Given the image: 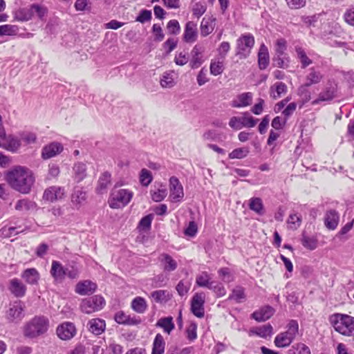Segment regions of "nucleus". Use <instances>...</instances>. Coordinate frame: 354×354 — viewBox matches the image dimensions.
I'll use <instances>...</instances> for the list:
<instances>
[{
    "instance_id": "nucleus-9",
    "label": "nucleus",
    "mask_w": 354,
    "mask_h": 354,
    "mask_svg": "<svg viewBox=\"0 0 354 354\" xmlns=\"http://www.w3.org/2000/svg\"><path fill=\"white\" fill-rule=\"evenodd\" d=\"M205 301V295L204 292H196L194 295L191 301V311L197 317H204V304Z\"/></svg>"
},
{
    "instance_id": "nucleus-5",
    "label": "nucleus",
    "mask_w": 354,
    "mask_h": 354,
    "mask_svg": "<svg viewBox=\"0 0 354 354\" xmlns=\"http://www.w3.org/2000/svg\"><path fill=\"white\" fill-rule=\"evenodd\" d=\"M254 37L250 33L241 35L236 41V55L239 59L247 58L254 45Z\"/></svg>"
},
{
    "instance_id": "nucleus-39",
    "label": "nucleus",
    "mask_w": 354,
    "mask_h": 354,
    "mask_svg": "<svg viewBox=\"0 0 354 354\" xmlns=\"http://www.w3.org/2000/svg\"><path fill=\"white\" fill-rule=\"evenodd\" d=\"M131 308L138 313H144L147 308L146 300L141 297H135L131 304Z\"/></svg>"
},
{
    "instance_id": "nucleus-22",
    "label": "nucleus",
    "mask_w": 354,
    "mask_h": 354,
    "mask_svg": "<svg viewBox=\"0 0 354 354\" xmlns=\"http://www.w3.org/2000/svg\"><path fill=\"white\" fill-rule=\"evenodd\" d=\"M274 310L269 306H264L254 311L251 317L257 322H265L269 319L274 314Z\"/></svg>"
},
{
    "instance_id": "nucleus-2",
    "label": "nucleus",
    "mask_w": 354,
    "mask_h": 354,
    "mask_svg": "<svg viewBox=\"0 0 354 354\" xmlns=\"http://www.w3.org/2000/svg\"><path fill=\"white\" fill-rule=\"evenodd\" d=\"M329 321L335 331L346 337H354V317L346 314L335 313Z\"/></svg>"
},
{
    "instance_id": "nucleus-36",
    "label": "nucleus",
    "mask_w": 354,
    "mask_h": 354,
    "mask_svg": "<svg viewBox=\"0 0 354 354\" xmlns=\"http://www.w3.org/2000/svg\"><path fill=\"white\" fill-rule=\"evenodd\" d=\"M211 277L207 272H202L196 277V283L199 287L207 288L209 289L212 285L215 283L214 281H211Z\"/></svg>"
},
{
    "instance_id": "nucleus-37",
    "label": "nucleus",
    "mask_w": 354,
    "mask_h": 354,
    "mask_svg": "<svg viewBox=\"0 0 354 354\" xmlns=\"http://www.w3.org/2000/svg\"><path fill=\"white\" fill-rule=\"evenodd\" d=\"M295 52L297 58L299 60L302 68H306L312 64L313 61L307 56L305 50L302 47L299 46H295Z\"/></svg>"
},
{
    "instance_id": "nucleus-61",
    "label": "nucleus",
    "mask_w": 354,
    "mask_h": 354,
    "mask_svg": "<svg viewBox=\"0 0 354 354\" xmlns=\"http://www.w3.org/2000/svg\"><path fill=\"white\" fill-rule=\"evenodd\" d=\"M167 29L171 35H178L180 30L178 21L176 19L170 20L167 25Z\"/></svg>"
},
{
    "instance_id": "nucleus-12",
    "label": "nucleus",
    "mask_w": 354,
    "mask_h": 354,
    "mask_svg": "<svg viewBox=\"0 0 354 354\" xmlns=\"http://www.w3.org/2000/svg\"><path fill=\"white\" fill-rule=\"evenodd\" d=\"M8 289L17 298L24 297L27 290L26 285L17 278L9 281Z\"/></svg>"
},
{
    "instance_id": "nucleus-31",
    "label": "nucleus",
    "mask_w": 354,
    "mask_h": 354,
    "mask_svg": "<svg viewBox=\"0 0 354 354\" xmlns=\"http://www.w3.org/2000/svg\"><path fill=\"white\" fill-rule=\"evenodd\" d=\"M339 223V214L334 210L331 209L326 213L324 218V224L328 230H335Z\"/></svg>"
},
{
    "instance_id": "nucleus-27",
    "label": "nucleus",
    "mask_w": 354,
    "mask_h": 354,
    "mask_svg": "<svg viewBox=\"0 0 354 354\" xmlns=\"http://www.w3.org/2000/svg\"><path fill=\"white\" fill-rule=\"evenodd\" d=\"M71 203L79 209L86 200V192L80 187H75L71 194Z\"/></svg>"
},
{
    "instance_id": "nucleus-51",
    "label": "nucleus",
    "mask_w": 354,
    "mask_h": 354,
    "mask_svg": "<svg viewBox=\"0 0 354 354\" xmlns=\"http://www.w3.org/2000/svg\"><path fill=\"white\" fill-rule=\"evenodd\" d=\"M273 332V328L270 324L263 325L259 327H257L254 333L257 334L258 336L266 338L267 337L271 336Z\"/></svg>"
},
{
    "instance_id": "nucleus-11",
    "label": "nucleus",
    "mask_w": 354,
    "mask_h": 354,
    "mask_svg": "<svg viewBox=\"0 0 354 354\" xmlns=\"http://www.w3.org/2000/svg\"><path fill=\"white\" fill-rule=\"evenodd\" d=\"M56 333L61 339L68 340L76 334V328L73 323L64 322L57 326Z\"/></svg>"
},
{
    "instance_id": "nucleus-59",
    "label": "nucleus",
    "mask_w": 354,
    "mask_h": 354,
    "mask_svg": "<svg viewBox=\"0 0 354 354\" xmlns=\"http://www.w3.org/2000/svg\"><path fill=\"white\" fill-rule=\"evenodd\" d=\"M206 9L207 7L205 3L197 2L192 7L193 15L199 18L205 12Z\"/></svg>"
},
{
    "instance_id": "nucleus-21",
    "label": "nucleus",
    "mask_w": 354,
    "mask_h": 354,
    "mask_svg": "<svg viewBox=\"0 0 354 354\" xmlns=\"http://www.w3.org/2000/svg\"><path fill=\"white\" fill-rule=\"evenodd\" d=\"M252 93L250 92L243 93L232 101L231 106L234 108L245 107L252 102Z\"/></svg>"
},
{
    "instance_id": "nucleus-25",
    "label": "nucleus",
    "mask_w": 354,
    "mask_h": 354,
    "mask_svg": "<svg viewBox=\"0 0 354 354\" xmlns=\"http://www.w3.org/2000/svg\"><path fill=\"white\" fill-rule=\"evenodd\" d=\"M114 318L117 323L124 325H137L141 322L140 319L136 318V317H131L123 311H118L116 313Z\"/></svg>"
},
{
    "instance_id": "nucleus-23",
    "label": "nucleus",
    "mask_w": 354,
    "mask_h": 354,
    "mask_svg": "<svg viewBox=\"0 0 354 354\" xmlns=\"http://www.w3.org/2000/svg\"><path fill=\"white\" fill-rule=\"evenodd\" d=\"M66 272V268L60 262L53 261L50 272L55 281L62 282L65 278Z\"/></svg>"
},
{
    "instance_id": "nucleus-29",
    "label": "nucleus",
    "mask_w": 354,
    "mask_h": 354,
    "mask_svg": "<svg viewBox=\"0 0 354 354\" xmlns=\"http://www.w3.org/2000/svg\"><path fill=\"white\" fill-rule=\"evenodd\" d=\"M270 63V57L268 48L264 44L260 46L258 53V64L261 70L266 69Z\"/></svg>"
},
{
    "instance_id": "nucleus-30",
    "label": "nucleus",
    "mask_w": 354,
    "mask_h": 354,
    "mask_svg": "<svg viewBox=\"0 0 354 354\" xmlns=\"http://www.w3.org/2000/svg\"><path fill=\"white\" fill-rule=\"evenodd\" d=\"M21 277L30 285H36L40 278L39 272L35 268H27L21 273Z\"/></svg>"
},
{
    "instance_id": "nucleus-20",
    "label": "nucleus",
    "mask_w": 354,
    "mask_h": 354,
    "mask_svg": "<svg viewBox=\"0 0 354 354\" xmlns=\"http://www.w3.org/2000/svg\"><path fill=\"white\" fill-rule=\"evenodd\" d=\"M158 260L165 272L174 271L178 267L177 261L169 254L162 253L159 256Z\"/></svg>"
},
{
    "instance_id": "nucleus-53",
    "label": "nucleus",
    "mask_w": 354,
    "mask_h": 354,
    "mask_svg": "<svg viewBox=\"0 0 354 354\" xmlns=\"http://www.w3.org/2000/svg\"><path fill=\"white\" fill-rule=\"evenodd\" d=\"M249 152L250 151L248 147L236 148L234 149L231 153H230L229 158L230 159H242L246 157Z\"/></svg>"
},
{
    "instance_id": "nucleus-55",
    "label": "nucleus",
    "mask_w": 354,
    "mask_h": 354,
    "mask_svg": "<svg viewBox=\"0 0 354 354\" xmlns=\"http://www.w3.org/2000/svg\"><path fill=\"white\" fill-rule=\"evenodd\" d=\"M292 230L297 229L301 223V216L296 213L290 214L287 221Z\"/></svg>"
},
{
    "instance_id": "nucleus-38",
    "label": "nucleus",
    "mask_w": 354,
    "mask_h": 354,
    "mask_svg": "<svg viewBox=\"0 0 354 354\" xmlns=\"http://www.w3.org/2000/svg\"><path fill=\"white\" fill-rule=\"evenodd\" d=\"M165 348V342L163 336L158 333L156 335L153 343L151 354H163Z\"/></svg>"
},
{
    "instance_id": "nucleus-47",
    "label": "nucleus",
    "mask_w": 354,
    "mask_h": 354,
    "mask_svg": "<svg viewBox=\"0 0 354 354\" xmlns=\"http://www.w3.org/2000/svg\"><path fill=\"white\" fill-rule=\"evenodd\" d=\"M153 218V215L150 214H148L143 218H141L140 221L138 229L140 232H147L150 230L151 223Z\"/></svg>"
},
{
    "instance_id": "nucleus-44",
    "label": "nucleus",
    "mask_w": 354,
    "mask_h": 354,
    "mask_svg": "<svg viewBox=\"0 0 354 354\" xmlns=\"http://www.w3.org/2000/svg\"><path fill=\"white\" fill-rule=\"evenodd\" d=\"M151 297L156 303H165L169 299V294L167 290H158L151 293Z\"/></svg>"
},
{
    "instance_id": "nucleus-54",
    "label": "nucleus",
    "mask_w": 354,
    "mask_h": 354,
    "mask_svg": "<svg viewBox=\"0 0 354 354\" xmlns=\"http://www.w3.org/2000/svg\"><path fill=\"white\" fill-rule=\"evenodd\" d=\"M273 62L278 68H287L289 65L290 59L288 55H274L273 57Z\"/></svg>"
},
{
    "instance_id": "nucleus-14",
    "label": "nucleus",
    "mask_w": 354,
    "mask_h": 354,
    "mask_svg": "<svg viewBox=\"0 0 354 354\" xmlns=\"http://www.w3.org/2000/svg\"><path fill=\"white\" fill-rule=\"evenodd\" d=\"M97 288V284L91 280H83L76 284L75 291L80 295H91L95 292Z\"/></svg>"
},
{
    "instance_id": "nucleus-32",
    "label": "nucleus",
    "mask_w": 354,
    "mask_h": 354,
    "mask_svg": "<svg viewBox=\"0 0 354 354\" xmlns=\"http://www.w3.org/2000/svg\"><path fill=\"white\" fill-rule=\"evenodd\" d=\"M216 19L214 17H204L201 23V35L206 37L209 35L214 29Z\"/></svg>"
},
{
    "instance_id": "nucleus-57",
    "label": "nucleus",
    "mask_w": 354,
    "mask_h": 354,
    "mask_svg": "<svg viewBox=\"0 0 354 354\" xmlns=\"http://www.w3.org/2000/svg\"><path fill=\"white\" fill-rule=\"evenodd\" d=\"M209 69L212 75H218L223 72V62L222 61H212Z\"/></svg>"
},
{
    "instance_id": "nucleus-3",
    "label": "nucleus",
    "mask_w": 354,
    "mask_h": 354,
    "mask_svg": "<svg viewBox=\"0 0 354 354\" xmlns=\"http://www.w3.org/2000/svg\"><path fill=\"white\" fill-rule=\"evenodd\" d=\"M48 319L44 316H36L26 324L24 335L28 338H35L42 335L48 329Z\"/></svg>"
},
{
    "instance_id": "nucleus-40",
    "label": "nucleus",
    "mask_w": 354,
    "mask_h": 354,
    "mask_svg": "<svg viewBox=\"0 0 354 354\" xmlns=\"http://www.w3.org/2000/svg\"><path fill=\"white\" fill-rule=\"evenodd\" d=\"M249 208L256 212L259 215H263L265 213L264 205L261 198L258 197H253L250 199Z\"/></svg>"
},
{
    "instance_id": "nucleus-8",
    "label": "nucleus",
    "mask_w": 354,
    "mask_h": 354,
    "mask_svg": "<svg viewBox=\"0 0 354 354\" xmlns=\"http://www.w3.org/2000/svg\"><path fill=\"white\" fill-rule=\"evenodd\" d=\"M105 305L104 299L100 295H94L82 300L80 308L86 314L100 310Z\"/></svg>"
},
{
    "instance_id": "nucleus-52",
    "label": "nucleus",
    "mask_w": 354,
    "mask_h": 354,
    "mask_svg": "<svg viewBox=\"0 0 354 354\" xmlns=\"http://www.w3.org/2000/svg\"><path fill=\"white\" fill-rule=\"evenodd\" d=\"M221 280L225 283H230L234 280V277L228 268H221L218 270Z\"/></svg>"
},
{
    "instance_id": "nucleus-16",
    "label": "nucleus",
    "mask_w": 354,
    "mask_h": 354,
    "mask_svg": "<svg viewBox=\"0 0 354 354\" xmlns=\"http://www.w3.org/2000/svg\"><path fill=\"white\" fill-rule=\"evenodd\" d=\"M198 37V29L196 23L189 21L185 26L183 39L187 43H194Z\"/></svg>"
},
{
    "instance_id": "nucleus-41",
    "label": "nucleus",
    "mask_w": 354,
    "mask_h": 354,
    "mask_svg": "<svg viewBox=\"0 0 354 354\" xmlns=\"http://www.w3.org/2000/svg\"><path fill=\"white\" fill-rule=\"evenodd\" d=\"M14 17L19 21H27L32 19L31 6L30 8H21L14 12Z\"/></svg>"
},
{
    "instance_id": "nucleus-45",
    "label": "nucleus",
    "mask_w": 354,
    "mask_h": 354,
    "mask_svg": "<svg viewBox=\"0 0 354 354\" xmlns=\"http://www.w3.org/2000/svg\"><path fill=\"white\" fill-rule=\"evenodd\" d=\"M287 354H311L310 350L306 344L297 343L291 346Z\"/></svg>"
},
{
    "instance_id": "nucleus-26",
    "label": "nucleus",
    "mask_w": 354,
    "mask_h": 354,
    "mask_svg": "<svg viewBox=\"0 0 354 354\" xmlns=\"http://www.w3.org/2000/svg\"><path fill=\"white\" fill-rule=\"evenodd\" d=\"M324 75L319 71H317L315 68L309 69L308 73L306 75L305 83L304 86L305 87H309L313 84H317L323 79Z\"/></svg>"
},
{
    "instance_id": "nucleus-64",
    "label": "nucleus",
    "mask_w": 354,
    "mask_h": 354,
    "mask_svg": "<svg viewBox=\"0 0 354 354\" xmlns=\"http://www.w3.org/2000/svg\"><path fill=\"white\" fill-rule=\"evenodd\" d=\"M188 61L189 57L184 52L177 53L174 58V62L176 63V65L178 66H184L188 62Z\"/></svg>"
},
{
    "instance_id": "nucleus-58",
    "label": "nucleus",
    "mask_w": 354,
    "mask_h": 354,
    "mask_svg": "<svg viewBox=\"0 0 354 354\" xmlns=\"http://www.w3.org/2000/svg\"><path fill=\"white\" fill-rule=\"evenodd\" d=\"M153 177L150 171L142 169L140 174V181L143 186H148L152 181Z\"/></svg>"
},
{
    "instance_id": "nucleus-18",
    "label": "nucleus",
    "mask_w": 354,
    "mask_h": 354,
    "mask_svg": "<svg viewBox=\"0 0 354 354\" xmlns=\"http://www.w3.org/2000/svg\"><path fill=\"white\" fill-rule=\"evenodd\" d=\"M63 151V146L61 143L53 142L42 149L41 157L44 159L51 158Z\"/></svg>"
},
{
    "instance_id": "nucleus-46",
    "label": "nucleus",
    "mask_w": 354,
    "mask_h": 354,
    "mask_svg": "<svg viewBox=\"0 0 354 354\" xmlns=\"http://www.w3.org/2000/svg\"><path fill=\"white\" fill-rule=\"evenodd\" d=\"M19 27L16 25L5 24L0 26V36H14L18 33Z\"/></svg>"
},
{
    "instance_id": "nucleus-6",
    "label": "nucleus",
    "mask_w": 354,
    "mask_h": 354,
    "mask_svg": "<svg viewBox=\"0 0 354 354\" xmlns=\"http://www.w3.org/2000/svg\"><path fill=\"white\" fill-rule=\"evenodd\" d=\"M132 197L133 193L128 189H114L109 200V206L113 209L124 207L130 202Z\"/></svg>"
},
{
    "instance_id": "nucleus-7",
    "label": "nucleus",
    "mask_w": 354,
    "mask_h": 354,
    "mask_svg": "<svg viewBox=\"0 0 354 354\" xmlns=\"http://www.w3.org/2000/svg\"><path fill=\"white\" fill-rule=\"evenodd\" d=\"M25 304L20 300L10 302L6 313V318L9 322L18 323L24 317Z\"/></svg>"
},
{
    "instance_id": "nucleus-42",
    "label": "nucleus",
    "mask_w": 354,
    "mask_h": 354,
    "mask_svg": "<svg viewBox=\"0 0 354 354\" xmlns=\"http://www.w3.org/2000/svg\"><path fill=\"white\" fill-rule=\"evenodd\" d=\"M245 288L242 286H236L229 296L228 299L234 300L236 303H241L245 300Z\"/></svg>"
},
{
    "instance_id": "nucleus-24",
    "label": "nucleus",
    "mask_w": 354,
    "mask_h": 354,
    "mask_svg": "<svg viewBox=\"0 0 354 354\" xmlns=\"http://www.w3.org/2000/svg\"><path fill=\"white\" fill-rule=\"evenodd\" d=\"M87 328L91 333L95 335H99L104 331L106 323L105 321L102 319H91L87 324Z\"/></svg>"
},
{
    "instance_id": "nucleus-15",
    "label": "nucleus",
    "mask_w": 354,
    "mask_h": 354,
    "mask_svg": "<svg viewBox=\"0 0 354 354\" xmlns=\"http://www.w3.org/2000/svg\"><path fill=\"white\" fill-rule=\"evenodd\" d=\"M205 48L203 46L196 44L191 51L189 66L192 68H198L204 62L203 53Z\"/></svg>"
},
{
    "instance_id": "nucleus-17",
    "label": "nucleus",
    "mask_w": 354,
    "mask_h": 354,
    "mask_svg": "<svg viewBox=\"0 0 354 354\" xmlns=\"http://www.w3.org/2000/svg\"><path fill=\"white\" fill-rule=\"evenodd\" d=\"M5 142L2 143L1 148L15 153L18 151L21 147V140L13 135L3 136L1 137Z\"/></svg>"
},
{
    "instance_id": "nucleus-10",
    "label": "nucleus",
    "mask_w": 354,
    "mask_h": 354,
    "mask_svg": "<svg viewBox=\"0 0 354 354\" xmlns=\"http://www.w3.org/2000/svg\"><path fill=\"white\" fill-rule=\"evenodd\" d=\"M170 198L173 202L180 201L184 196L183 188L176 176L169 179Z\"/></svg>"
},
{
    "instance_id": "nucleus-62",
    "label": "nucleus",
    "mask_w": 354,
    "mask_h": 354,
    "mask_svg": "<svg viewBox=\"0 0 354 354\" xmlns=\"http://www.w3.org/2000/svg\"><path fill=\"white\" fill-rule=\"evenodd\" d=\"M32 17L36 14L40 19H42L47 12L45 7L39 4H32L31 6Z\"/></svg>"
},
{
    "instance_id": "nucleus-43",
    "label": "nucleus",
    "mask_w": 354,
    "mask_h": 354,
    "mask_svg": "<svg viewBox=\"0 0 354 354\" xmlns=\"http://www.w3.org/2000/svg\"><path fill=\"white\" fill-rule=\"evenodd\" d=\"M156 326L162 328L165 332L170 334L171 330L174 328L173 318L171 317L161 318L157 322Z\"/></svg>"
},
{
    "instance_id": "nucleus-4",
    "label": "nucleus",
    "mask_w": 354,
    "mask_h": 354,
    "mask_svg": "<svg viewBox=\"0 0 354 354\" xmlns=\"http://www.w3.org/2000/svg\"><path fill=\"white\" fill-rule=\"evenodd\" d=\"M299 333V324L296 320H290L286 326V330L279 333L274 338V345L278 348L289 346Z\"/></svg>"
},
{
    "instance_id": "nucleus-28",
    "label": "nucleus",
    "mask_w": 354,
    "mask_h": 354,
    "mask_svg": "<svg viewBox=\"0 0 354 354\" xmlns=\"http://www.w3.org/2000/svg\"><path fill=\"white\" fill-rule=\"evenodd\" d=\"M15 209L19 212L34 211L37 209V204L35 201L25 198L16 202Z\"/></svg>"
},
{
    "instance_id": "nucleus-35",
    "label": "nucleus",
    "mask_w": 354,
    "mask_h": 354,
    "mask_svg": "<svg viewBox=\"0 0 354 354\" xmlns=\"http://www.w3.org/2000/svg\"><path fill=\"white\" fill-rule=\"evenodd\" d=\"M175 73L174 71L165 72L160 80V84L162 88H170L175 86Z\"/></svg>"
},
{
    "instance_id": "nucleus-56",
    "label": "nucleus",
    "mask_w": 354,
    "mask_h": 354,
    "mask_svg": "<svg viewBox=\"0 0 354 354\" xmlns=\"http://www.w3.org/2000/svg\"><path fill=\"white\" fill-rule=\"evenodd\" d=\"M19 233L15 227L4 226L0 229V237L3 239L10 238Z\"/></svg>"
},
{
    "instance_id": "nucleus-13",
    "label": "nucleus",
    "mask_w": 354,
    "mask_h": 354,
    "mask_svg": "<svg viewBox=\"0 0 354 354\" xmlns=\"http://www.w3.org/2000/svg\"><path fill=\"white\" fill-rule=\"evenodd\" d=\"M65 196V190L59 186H51L45 189L43 198L50 202H55L62 199Z\"/></svg>"
},
{
    "instance_id": "nucleus-1",
    "label": "nucleus",
    "mask_w": 354,
    "mask_h": 354,
    "mask_svg": "<svg viewBox=\"0 0 354 354\" xmlns=\"http://www.w3.org/2000/svg\"><path fill=\"white\" fill-rule=\"evenodd\" d=\"M6 180L13 189L23 194L30 192L35 180L32 171L21 166L15 167L8 171Z\"/></svg>"
},
{
    "instance_id": "nucleus-60",
    "label": "nucleus",
    "mask_w": 354,
    "mask_h": 354,
    "mask_svg": "<svg viewBox=\"0 0 354 354\" xmlns=\"http://www.w3.org/2000/svg\"><path fill=\"white\" fill-rule=\"evenodd\" d=\"M197 324L191 322L186 329L187 338L189 341H194L197 338Z\"/></svg>"
},
{
    "instance_id": "nucleus-49",
    "label": "nucleus",
    "mask_w": 354,
    "mask_h": 354,
    "mask_svg": "<svg viewBox=\"0 0 354 354\" xmlns=\"http://www.w3.org/2000/svg\"><path fill=\"white\" fill-rule=\"evenodd\" d=\"M286 50L287 42L286 39L283 38L277 39L274 45L275 55H288V54L286 53Z\"/></svg>"
},
{
    "instance_id": "nucleus-19",
    "label": "nucleus",
    "mask_w": 354,
    "mask_h": 354,
    "mask_svg": "<svg viewBox=\"0 0 354 354\" xmlns=\"http://www.w3.org/2000/svg\"><path fill=\"white\" fill-rule=\"evenodd\" d=\"M336 88L333 86H326L318 95V97L312 102L313 105L318 104L323 102H329L336 96Z\"/></svg>"
},
{
    "instance_id": "nucleus-50",
    "label": "nucleus",
    "mask_w": 354,
    "mask_h": 354,
    "mask_svg": "<svg viewBox=\"0 0 354 354\" xmlns=\"http://www.w3.org/2000/svg\"><path fill=\"white\" fill-rule=\"evenodd\" d=\"M301 241L302 245L310 250H314L317 247V240L315 237H310L303 234Z\"/></svg>"
},
{
    "instance_id": "nucleus-34",
    "label": "nucleus",
    "mask_w": 354,
    "mask_h": 354,
    "mask_svg": "<svg viewBox=\"0 0 354 354\" xmlns=\"http://www.w3.org/2000/svg\"><path fill=\"white\" fill-rule=\"evenodd\" d=\"M73 170V178L77 183L81 182L86 176V165L82 162L75 164Z\"/></svg>"
},
{
    "instance_id": "nucleus-33",
    "label": "nucleus",
    "mask_w": 354,
    "mask_h": 354,
    "mask_svg": "<svg viewBox=\"0 0 354 354\" xmlns=\"http://www.w3.org/2000/svg\"><path fill=\"white\" fill-rule=\"evenodd\" d=\"M288 91V87L286 84L282 82H277L270 88V97L274 100H277L281 97L282 95H285Z\"/></svg>"
},
{
    "instance_id": "nucleus-63",
    "label": "nucleus",
    "mask_w": 354,
    "mask_h": 354,
    "mask_svg": "<svg viewBox=\"0 0 354 354\" xmlns=\"http://www.w3.org/2000/svg\"><path fill=\"white\" fill-rule=\"evenodd\" d=\"M66 276L71 279H76L80 277V269L75 266H71L69 268H66Z\"/></svg>"
},
{
    "instance_id": "nucleus-48",
    "label": "nucleus",
    "mask_w": 354,
    "mask_h": 354,
    "mask_svg": "<svg viewBox=\"0 0 354 354\" xmlns=\"http://www.w3.org/2000/svg\"><path fill=\"white\" fill-rule=\"evenodd\" d=\"M110 183L111 174L109 172L103 173L98 180V185L97 188V192L99 193H102V192L107 188Z\"/></svg>"
}]
</instances>
